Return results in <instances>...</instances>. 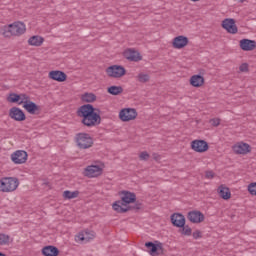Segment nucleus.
I'll return each instance as SVG.
<instances>
[{
	"label": "nucleus",
	"instance_id": "obj_40",
	"mask_svg": "<svg viewBox=\"0 0 256 256\" xmlns=\"http://www.w3.org/2000/svg\"><path fill=\"white\" fill-rule=\"evenodd\" d=\"M215 177V173L213 171L206 172V179H213Z\"/></svg>",
	"mask_w": 256,
	"mask_h": 256
},
{
	"label": "nucleus",
	"instance_id": "obj_19",
	"mask_svg": "<svg viewBox=\"0 0 256 256\" xmlns=\"http://www.w3.org/2000/svg\"><path fill=\"white\" fill-rule=\"evenodd\" d=\"M171 223L174 227H184L185 225V216L181 213H174L170 217Z\"/></svg>",
	"mask_w": 256,
	"mask_h": 256
},
{
	"label": "nucleus",
	"instance_id": "obj_29",
	"mask_svg": "<svg viewBox=\"0 0 256 256\" xmlns=\"http://www.w3.org/2000/svg\"><path fill=\"white\" fill-rule=\"evenodd\" d=\"M8 103H21V96L17 93H10L9 96L7 97Z\"/></svg>",
	"mask_w": 256,
	"mask_h": 256
},
{
	"label": "nucleus",
	"instance_id": "obj_27",
	"mask_svg": "<svg viewBox=\"0 0 256 256\" xmlns=\"http://www.w3.org/2000/svg\"><path fill=\"white\" fill-rule=\"evenodd\" d=\"M107 93H109V95H121V93H123V87L122 86H110L107 88Z\"/></svg>",
	"mask_w": 256,
	"mask_h": 256
},
{
	"label": "nucleus",
	"instance_id": "obj_14",
	"mask_svg": "<svg viewBox=\"0 0 256 256\" xmlns=\"http://www.w3.org/2000/svg\"><path fill=\"white\" fill-rule=\"evenodd\" d=\"M9 118L13 119L14 121H25V119H27V116L25 115V112L21 110V108L12 107L9 110Z\"/></svg>",
	"mask_w": 256,
	"mask_h": 256
},
{
	"label": "nucleus",
	"instance_id": "obj_43",
	"mask_svg": "<svg viewBox=\"0 0 256 256\" xmlns=\"http://www.w3.org/2000/svg\"><path fill=\"white\" fill-rule=\"evenodd\" d=\"M193 3H197V1H199V0H191Z\"/></svg>",
	"mask_w": 256,
	"mask_h": 256
},
{
	"label": "nucleus",
	"instance_id": "obj_39",
	"mask_svg": "<svg viewBox=\"0 0 256 256\" xmlns=\"http://www.w3.org/2000/svg\"><path fill=\"white\" fill-rule=\"evenodd\" d=\"M192 237H193V239H201V237H202L201 231L196 230L195 232H193Z\"/></svg>",
	"mask_w": 256,
	"mask_h": 256
},
{
	"label": "nucleus",
	"instance_id": "obj_41",
	"mask_svg": "<svg viewBox=\"0 0 256 256\" xmlns=\"http://www.w3.org/2000/svg\"><path fill=\"white\" fill-rule=\"evenodd\" d=\"M132 209H136V211H139L141 209V203L136 202L134 206H131Z\"/></svg>",
	"mask_w": 256,
	"mask_h": 256
},
{
	"label": "nucleus",
	"instance_id": "obj_21",
	"mask_svg": "<svg viewBox=\"0 0 256 256\" xmlns=\"http://www.w3.org/2000/svg\"><path fill=\"white\" fill-rule=\"evenodd\" d=\"M256 48V42L250 39L240 40V49L242 51H253Z\"/></svg>",
	"mask_w": 256,
	"mask_h": 256
},
{
	"label": "nucleus",
	"instance_id": "obj_26",
	"mask_svg": "<svg viewBox=\"0 0 256 256\" xmlns=\"http://www.w3.org/2000/svg\"><path fill=\"white\" fill-rule=\"evenodd\" d=\"M83 103H95L97 96L93 93L86 92L81 96Z\"/></svg>",
	"mask_w": 256,
	"mask_h": 256
},
{
	"label": "nucleus",
	"instance_id": "obj_2",
	"mask_svg": "<svg viewBox=\"0 0 256 256\" xmlns=\"http://www.w3.org/2000/svg\"><path fill=\"white\" fill-rule=\"evenodd\" d=\"M137 201V195L130 191H122L121 200H118L113 203L112 209L116 211V213H127V211H131L133 208L131 206H127L124 208L125 205H130V203H135Z\"/></svg>",
	"mask_w": 256,
	"mask_h": 256
},
{
	"label": "nucleus",
	"instance_id": "obj_16",
	"mask_svg": "<svg viewBox=\"0 0 256 256\" xmlns=\"http://www.w3.org/2000/svg\"><path fill=\"white\" fill-rule=\"evenodd\" d=\"M23 108L30 115H39V111H41V107L31 100L26 101Z\"/></svg>",
	"mask_w": 256,
	"mask_h": 256
},
{
	"label": "nucleus",
	"instance_id": "obj_11",
	"mask_svg": "<svg viewBox=\"0 0 256 256\" xmlns=\"http://www.w3.org/2000/svg\"><path fill=\"white\" fill-rule=\"evenodd\" d=\"M124 59H127V61H133L134 63H137L143 59V56L136 51L133 48H128L123 52Z\"/></svg>",
	"mask_w": 256,
	"mask_h": 256
},
{
	"label": "nucleus",
	"instance_id": "obj_17",
	"mask_svg": "<svg viewBox=\"0 0 256 256\" xmlns=\"http://www.w3.org/2000/svg\"><path fill=\"white\" fill-rule=\"evenodd\" d=\"M172 45L174 49H183L189 45V38L183 35L177 36L173 39Z\"/></svg>",
	"mask_w": 256,
	"mask_h": 256
},
{
	"label": "nucleus",
	"instance_id": "obj_6",
	"mask_svg": "<svg viewBox=\"0 0 256 256\" xmlns=\"http://www.w3.org/2000/svg\"><path fill=\"white\" fill-rule=\"evenodd\" d=\"M106 73L108 77H114V79H119L127 73V70H125V67L123 66L113 65L106 69Z\"/></svg>",
	"mask_w": 256,
	"mask_h": 256
},
{
	"label": "nucleus",
	"instance_id": "obj_10",
	"mask_svg": "<svg viewBox=\"0 0 256 256\" xmlns=\"http://www.w3.org/2000/svg\"><path fill=\"white\" fill-rule=\"evenodd\" d=\"M145 247L148 249V253L151 256H159L163 254V243L161 242H158L157 244L153 242H146Z\"/></svg>",
	"mask_w": 256,
	"mask_h": 256
},
{
	"label": "nucleus",
	"instance_id": "obj_5",
	"mask_svg": "<svg viewBox=\"0 0 256 256\" xmlns=\"http://www.w3.org/2000/svg\"><path fill=\"white\" fill-rule=\"evenodd\" d=\"M76 143L79 149H90L93 147V138L87 133H79L76 136Z\"/></svg>",
	"mask_w": 256,
	"mask_h": 256
},
{
	"label": "nucleus",
	"instance_id": "obj_32",
	"mask_svg": "<svg viewBox=\"0 0 256 256\" xmlns=\"http://www.w3.org/2000/svg\"><path fill=\"white\" fill-rule=\"evenodd\" d=\"M11 241V236L7 234L0 233V245H9V242Z\"/></svg>",
	"mask_w": 256,
	"mask_h": 256
},
{
	"label": "nucleus",
	"instance_id": "obj_18",
	"mask_svg": "<svg viewBox=\"0 0 256 256\" xmlns=\"http://www.w3.org/2000/svg\"><path fill=\"white\" fill-rule=\"evenodd\" d=\"M49 78L53 81H58V83H63L67 81V74L60 70H52L49 72Z\"/></svg>",
	"mask_w": 256,
	"mask_h": 256
},
{
	"label": "nucleus",
	"instance_id": "obj_9",
	"mask_svg": "<svg viewBox=\"0 0 256 256\" xmlns=\"http://www.w3.org/2000/svg\"><path fill=\"white\" fill-rule=\"evenodd\" d=\"M27 151L25 150H17L11 154V160L15 163V165H23V163H27Z\"/></svg>",
	"mask_w": 256,
	"mask_h": 256
},
{
	"label": "nucleus",
	"instance_id": "obj_28",
	"mask_svg": "<svg viewBox=\"0 0 256 256\" xmlns=\"http://www.w3.org/2000/svg\"><path fill=\"white\" fill-rule=\"evenodd\" d=\"M95 236L91 233H89V231H83L81 233L78 234V239L79 241H86L89 242L91 241V239H93Z\"/></svg>",
	"mask_w": 256,
	"mask_h": 256
},
{
	"label": "nucleus",
	"instance_id": "obj_4",
	"mask_svg": "<svg viewBox=\"0 0 256 256\" xmlns=\"http://www.w3.org/2000/svg\"><path fill=\"white\" fill-rule=\"evenodd\" d=\"M19 187V179L16 177H4L0 180V191L2 193H12Z\"/></svg>",
	"mask_w": 256,
	"mask_h": 256
},
{
	"label": "nucleus",
	"instance_id": "obj_7",
	"mask_svg": "<svg viewBox=\"0 0 256 256\" xmlns=\"http://www.w3.org/2000/svg\"><path fill=\"white\" fill-rule=\"evenodd\" d=\"M119 119L127 123L137 119V110L135 108H124L119 113Z\"/></svg>",
	"mask_w": 256,
	"mask_h": 256
},
{
	"label": "nucleus",
	"instance_id": "obj_34",
	"mask_svg": "<svg viewBox=\"0 0 256 256\" xmlns=\"http://www.w3.org/2000/svg\"><path fill=\"white\" fill-rule=\"evenodd\" d=\"M138 81L140 83H147V81H149V75L148 74H143V73H140L138 74Z\"/></svg>",
	"mask_w": 256,
	"mask_h": 256
},
{
	"label": "nucleus",
	"instance_id": "obj_25",
	"mask_svg": "<svg viewBox=\"0 0 256 256\" xmlns=\"http://www.w3.org/2000/svg\"><path fill=\"white\" fill-rule=\"evenodd\" d=\"M43 41H45V39L41 36H32L29 38L28 44L32 47H41V45H43Z\"/></svg>",
	"mask_w": 256,
	"mask_h": 256
},
{
	"label": "nucleus",
	"instance_id": "obj_13",
	"mask_svg": "<svg viewBox=\"0 0 256 256\" xmlns=\"http://www.w3.org/2000/svg\"><path fill=\"white\" fill-rule=\"evenodd\" d=\"M222 27L227 31V33H230L231 35H235L239 31L237 25L235 24V19L233 18L224 19L222 21Z\"/></svg>",
	"mask_w": 256,
	"mask_h": 256
},
{
	"label": "nucleus",
	"instance_id": "obj_35",
	"mask_svg": "<svg viewBox=\"0 0 256 256\" xmlns=\"http://www.w3.org/2000/svg\"><path fill=\"white\" fill-rule=\"evenodd\" d=\"M248 191L250 195H256V182H253L248 185Z\"/></svg>",
	"mask_w": 256,
	"mask_h": 256
},
{
	"label": "nucleus",
	"instance_id": "obj_31",
	"mask_svg": "<svg viewBox=\"0 0 256 256\" xmlns=\"http://www.w3.org/2000/svg\"><path fill=\"white\" fill-rule=\"evenodd\" d=\"M180 233L182 235H185L186 237H191L193 230L191 229V227H189V225H185L180 227Z\"/></svg>",
	"mask_w": 256,
	"mask_h": 256
},
{
	"label": "nucleus",
	"instance_id": "obj_22",
	"mask_svg": "<svg viewBox=\"0 0 256 256\" xmlns=\"http://www.w3.org/2000/svg\"><path fill=\"white\" fill-rule=\"evenodd\" d=\"M218 195L221 197V199H224V201H227L231 199V190H229V187H225L224 185H221L218 188Z\"/></svg>",
	"mask_w": 256,
	"mask_h": 256
},
{
	"label": "nucleus",
	"instance_id": "obj_38",
	"mask_svg": "<svg viewBox=\"0 0 256 256\" xmlns=\"http://www.w3.org/2000/svg\"><path fill=\"white\" fill-rule=\"evenodd\" d=\"M140 159L141 161H148L149 159V153H147V151H144L140 154Z\"/></svg>",
	"mask_w": 256,
	"mask_h": 256
},
{
	"label": "nucleus",
	"instance_id": "obj_8",
	"mask_svg": "<svg viewBox=\"0 0 256 256\" xmlns=\"http://www.w3.org/2000/svg\"><path fill=\"white\" fill-rule=\"evenodd\" d=\"M83 175L89 179H93V177H99L100 175H103V168H101L99 165L87 166L84 169Z\"/></svg>",
	"mask_w": 256,
	"mask_h": 256
},
{
	"label": "nucleus",
	"instance_id": "obj_37",
	"mask_svg": "<svg viewBox=\"0 0 256 256\" xmlns=\"http://www.w3.org/2000/svg\"><path fill=\"white\" fill-rule=\"evenodd\" d=\"M239 69L242 73H247V71H249V65L247 63H243L240 65Z\"/></svg>",
	"mask_w": 256,
	"mask_h": 256
},
{
	"label": "nucleus",
	"instance_id": "obj_3",
	"mask_svg": "<svg viewBox=\"0 0 256 256\" xmlns=\"http://www.w3.org/2000/svg\"><path fill=\"white\" fill-rule=\"evenodd\" d=\"M25 31L26 28L23 22H14L1 29V33L4 37H13V35L19 37L20 35H23Z\"/></svg>",
	"mask_w": 256,
	"mask_h": 256
},
{
	"label": "nucleus",
	"instance_id": "obj_1",
	"mask_svg": "<svg viewBox=\"0 0 256 256\" xmlns=\"http://www.w3.org/2000/svg\"><path fill=\"white\" fill-rule=\"evenodd\" d=\"M101 110L94 108L93 104H84L77 110V116L82 118L85 127L101 125Z\"/></svg>",
	"mask_w": 256,
	"mask_h": 256
},
{
	"label": "nucleus",
	"instance_id": "obj_20",
	"mask_svg": "<svg viewBox=\"0 0 256 256\" xmlns=\"http://www.w3.org/2000/svg\"><path fill=\"white\" fill-rule=\"evenodd\" d=\"M233 150L237 155H247V153H251V146L247 143H240L235 145Z\"/></svg>",
	"mask_w": 256,
	"mask_h": 256
},
{
	"label": "nucleus",
	"instance_id": "obj_30",
	"mask_svg": "<svg viewBox=\"0 0 256 256\" xmlns=\"http://www.w3.org/2000/svg\"><path fill=\"white\" fill-rule=\"evenodd\" d=\"M63 197L65 199H77V197H79V191H69V190H66L63 192Z\"/></svg>",
	"mask_w": 256,
	"mask_h": 256
},
{
	"label": "nucleus",
	"instance_id": "obj_12",
	"mask_svg": "<svg viewBox=\"0 0 256 256\" xmlns=\"http://www.w3.org/2000/svg\"><path fill=\"white\" fill-rule=\"evenodd\" d=\"M191 149L196 153H205V151H209V144L205 140H193Z\"/></svg>",
	"mask_w": 256,
	"mask_h": 256
},
{
	"label": "nucleus",
	"instance_id": "obj_23",
	"mask_svg": "<svg viewBox=\"0 0 256 256\" xmlns=\"http://www.w3.org/2000/svg\"><path fill=\"white\" fill-rule=\"evenodd\" d=\"M42 255L44 256H58L59 248L55 246H45L42 249Z\"/></svg>",
	"mask_w": 256,
	"mask_h": 256
},
{
	"label": "nucleus",
	"instance_id": "obj_36",
	"mask_svg": "<svg viewBox=\"0 0 256 256\" xmlns=\"http://www.w3.org/2000/svg\"><path fill=\"white\" fill-rule=\"evenodd\" d=\"M210 123L213 127H219V125H221V119L212 118V119H210Z\"/></svg>",
	"mask_w": 256,
	"mask_h": 256
},
{
	"label": "nucleus",
	"instance_id": "obj_15",
	"mask_svg": "<svg viewBox=\"0 0 256 256\" xmlns=\"http://www.w3.org/2000/svg\"><path fill=\"white\" fill-rule=\"evenodd\" d=\"M187 219L190 223H203L205 221V215L199 210H193L188 212Z\"/></svg>",
	"mask_w": 256,
	"mask_h": 256
},
{
	"label": "nucleus",
	"instance_id": "obj_42",
	"mask_svg": "<svg viewBox=\"0 0 256 256\" xmlns=\"http://www.w3.org/2000/svg\"><path fill=\"white\" fill-rule=\"evenodd\" d=\"M0 256H7V255H5L4 253L0 252Z\"/></svg>",
	"mask_w": 256,
	"mask_h": 256
},
{
	"label": "nucleus",
	"instance_id": "obj_24",
	"mask_svg": "<svg viewBox=\"0 0 256 256\" xmlns=\"http://www.w3.org/2000/svg\"><path fill=\"white\" fill-rule=\"evenodd\" d=\"M205 83V78L203 76L197 74L190 78V85L192 87H202V85Z\"/></svg>",
	"mask_w": 256,
	"mask_h": 256
},
{
	"label": "nucleus",
	"instance_id": "obj_33",
	"mask_svg": "<svg viewBox=\"0 0 256 256\" xmlns=\"http://www.w3.org/2000/svg\"><path fill=\"white\" fill-rule=\"evenodd\" d=\"M19 97H20L19 105H25L26 101H31V97H29V95L25 93L19 94Z\"/></svg>",
	"mask_w": 256,
	"mask_h": 256
}]
</instances>
